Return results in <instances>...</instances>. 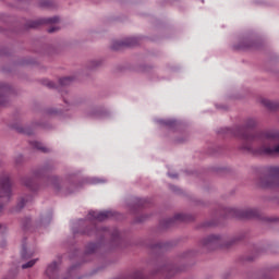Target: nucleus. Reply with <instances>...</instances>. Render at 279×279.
<instances>
[{"label":"nucleus","mask_w":279,"mask_h":279,"mask_svg":"<svg viewBox=\"0 0 279 279\" xmlns=\"http://www.w3.org/2000/svg\"><path fill=\"white\" fill-rule=\"evenodd\" d=\"M256 125H258V121L254 118H248L244 125H238L233 129L226 128L223 129V133L242 138V141H246V143H254V145H257L252 146L244 144L242 146V149L248 151V154H253V156H279V143H276V141H279V132L272 131L264 135L247 132V130H253Z\"/></svg>","instance_id":"obj_1"},{"label":"nucleus","mask_w":279,"mask_h":279,"mask_svg":"<svg viewBox=\"0 0 279 279\" xmlns=\"http://www.w3.org/2000/svg\"><path fill=\"white\" fill-rule=\"evenodd\" d=\"M201 243L203 247H206L207 250H217L218 247H232V245L236 243V239L226 242L223 236L219 234H211L204 238Z\"/></svg>","instance_id":"obj_2"},{"label":"nucleus","mask_w":279,"mask_h":279,"mask_svg":"<svg viewBox=\"0 0 279 279\" xmlns=\"http://www.w3.org/2000/svg\"><path fill=\"white\" fill-rule=\"evenodd\" d=\"M269 173L265 177H262L258 182L257 186L259 189H278L279 187V167H270Z\"/></svg>","instance_id":"obj_3"},{"label":"nucleus","mask_w":279,"mask_h":279,"mask_svg":"<svg viewBox=\"0 0 279 279\" xmlns=\"http://www.w3.org/2000/svg\"><path fill=\"white\" fill-rule=\"evenodd\" d=\"M227 215L228 217H244L245 219H256V217H260V210L256 208H246L244 210L227 208Z\"/></svg>","instance_id":"obj_4"},{"label":"nucleus","mask_w":279,"mask_h":279,"mask_svg":"<svg viewBox=\"0 0 279 279\" xmlns=\"http://www.w3.org/2000/svg\"><path fill=\"white\" fill-rule=\"evenodd\" d=\"M138 46V38H126L124 40H116L113 41L111 49L113 51H121V49L130 48V47H136Z\"/></svg>","instance_id":"obj_5"},{"label":"nucleus","mask_w":279,"mask_h":279,"mask_svg":"<svg viewBox=\"0 0 279 279\" xmlns=\"http://www.w3.org/2000/svg\"><path fill=\"white\" fill-rule=\"evenodd\" d=\"M8 93H10V86L5 84H0V107H4L10 104V98H8Z\"/></svg>","instance_id":"obj_6"},{"label":"nucleus","mask_w":279,"mask_h":279,"mask_svg":"<svg viewBox=\"0 0 279 279\" xmlns=\"http://www.w3.org/2000/svg\"><path fill=\"white\" fill-rule=\"evenodd\" d=\"M60 23V16L56 15L53 17H47L39 20L38 22H34L31 27H38V25H56Z\"/></svg>","instance_id":"obj_7"},{"label":"nucleus","mask_w":279,"mask_h":279,"mask_svg":"<svg viewBox=\"0 0 279 279\" xmlns=\"http://www.w3.org/2000/svg\"><path fill=\"white\" fill-rule=\"evenodd\" d=\"M46 276L50 279H56L58 276V263L53 262L46 269Z\"/></svg>","instance_id":"obj_8"},{"label":"nucleus","mask_w":279,"mask_h":279,"mask_svg":"<svg viewBox=\"0 0 279 279\" xmlns=\"http://www.w3.org/2000/svg\"><path fill=\"white\" fill-rule=\"evenodd\" d=\"M32 202V196L21 197L17 205L15 206V213H21L25 208V204Z\"/></svg>","instance_id":"obj_9"},{"label":"nucleus","mask_w":279,"mask_h":279,"mask_svg":"<svg viewBox=\"0 0 279 279\" xmlns=\"http://www.w3.org/2000/svg\"><path fill=\"white\" fill-rule=\"evenodd\" d=\"M259 104L264 106V108H268V110H276V108H278L276 104L267 98H260Z\"/></svg>","instance_id":"obj_10"},{"label":"nucleus","mask_w":279,"mask_h":279,"mask_svg":"<svg viewBox=\"0 0 279 279\" xmlns=\"http://www.w3.org/2000/svg\"><path fill=\"white\" fill-rule=\"evenodd\" d=\"M32 256H34V252H31V251L27 248V245H26V244H23V246H22V253H21L22 260H29V258H32Z\"/></svg>","instance_id":"obj_11"},{"label":"nucleus","mask_w":279,"mask_h":279,"mask_svg":"<svg viewBox=\"0 0 279 279\" xmlns=\"http://www.w3.org/2000/svg\"><path fill=\"white\" fill-rule=\"evenodd\" d=\"M111 215L112 214L110 211H102V213L98 214L97 216H95V219H97L98 221H106V219L111 217Z\"/></svg>","instance_id":"obj_12"},{"label":"nucleus","mask_w":279,"mask_h":279,"mask_svg":"<svg viewBox=\"0 0 279 279\" xmlns=\"http://www.w3.org/2000/svg\"><path fill=\"white\" fill-rule=\"evenodd\" d=\"M160 123H161V125H165L166 128H169L170 130L175 128V125H178L175 120H161Z\"/></svg>","instance_id":"obj_13"},{"label":"nucleus","mask_w":279,"mask_h":279,"mask_svg":"<svg viewBox=\"0 0 279 279\" xmlns=\"http://www.w3.org/2000/svg\"><path fill=\"white\" fill-rule=\"evenodd\" d=\"M56 5V2L53 0H41L39 2V8H53Z\"/></svg>","instance_id":"obj_14"},{"label":"nucleus","mask_w":279,"mask_h":279,"mask_svg":"<svg viewBox=\"0 0 279 279\" xmlns=\"http://www.w3.org/2000/svg\"><path fill=\"white\" fill-rule=\"evenodd\" d=\"M33 145L36 149H39V151H43L44 154L49 153V148L44 147L39 142H34Z\"/></svg>","instance_id":"obj_15"},{"label":"nucleus","mask_w":279,"mask_h":279,"mask_svg":"<svg viewBox=\"0 0 279 279\" xmlns=\"http://www.w3.org/2000/svg\"><path fill=\"white\" fill-rule=\"evenodd\" d=\"M72 82H73L72 77H63V78L59 80V84L61 86H69Z\"/></svg>","instance_id":"obj_16"},{"label":"nucleus","mask_w":279,"mask_h":279,"mask_svg":"<svg viewBox=\"0 0 279 279\" xmlns=\"http://www.w3.org/2000/svg\"><path fill=\"white\" fill-rule=\"evenodd\" d=\"M174 221H189V216L183 214H177L174 216Z\"/></svg>","instance_id":"obj_17"},{"label":"nucleus","mask_w":279,"mask_h":279,"mask_svg":"<svg viewBox=\"0 0 279 279\" xmlns=\"http://www.w3.org/2000/svg\"><path fill=\"white\" fill-rule=\"evenodd\" d=\"M36 265V259H32L27 262L26 264L22 265V269H29Z\"/></svg>","instance_id":"obj_18"},{"label":"nucleus","mask_w":279,"mask_h":279,"mask_svg":"<svg viewBox=\"0 0 279 279\" xmlns=\"http://www.w3.org/2000/svg\"><path fill=\"white\" fill-rule=\"evenodd\" d=\"M95 250H97V244H95V243L88 244L87 252L89 254H93V252H95Z\"/></svg>","instance_id":"obj_19"},{"label":"nucleus","mask_w":279,"mask_h":279,"mask_svg":"<svg viewBox=\"0 0 279 279\" xmlns=\"http://www.w3.org/2000/svg\"><path fill=\"white\" fill-rule=\"evenodd\" d=\"M53 32H60V27L53 26V27L48 28V34H53Z\"/></svg>","instance_id":"obj_20"},{"label":"nucleus","mask_w":279,"mask_h":279,"mask_svg":"<svg viewBox=\"0 0 279 279\" xmlns=\"http://www.w3.org/2000/svg\"><path fill=\"white\" fill-rule=\"evenodd\" d=\"M242 47H243V49H252L253 47H256V44L255 43H251V44L244 45Z\"/></svg>","instance_id":"obj_21"},{"label":"nucleus","mask_w":279,"mask_h":279,"mask_svg":"<svg viewBox=\"0 0 279 279\" xmlns=\"http://www.w3.org/2000/svg\"><path fill=\"white\" fill-rule=\"evenodd\" d=\"M45 85L48 86V88H56V85L51 81H46Z\"/></svg>","instance_id":"obj_22"},{"label":"nucleus","mask_w":279,"mask_h":279,"mask_svg":"<svg viewBox=\"0 0 279 279\" xmlns=\"http://www.w3.org/2000/svg\"><path fill=\"white\" fill-rule=\"evenodd\" d=\"M99 64L100 63L98 61H92L89 66L90 69H95V66H99Z\"/></svg>","instance_id":"obj_23"},{"label":"nucleus","mask_w":279,"mask_h":279,"mask_svg":"<svg viewBox=\"0 0 279 279\" xmlns=\"http://www.w3.org/2000/svg\"><path fill=\"white\" fill-rule=\"evenodd\" d=\"M171 223H173V219H167L166 220V228H169V226H171Z\"/></svg>","instance_id":"obj_24"},{"label":"nucleus","mask_w":279,"mask_h":279,"mask_svg":"<svg viewBox=\"0 0 279 279\" xmlns=\"http://www.w3.org/2000/svg\"><path fill=\"white\" fill-rule=\"evenodd\" d=\"M17 132L22 133V134H33V132H26L23 129H17Z\"/></svg>","instance_id":"obj_25"},{"label":"nucleus","mask_w":279,"mask_h":279,"mask_svg":"<svg viewBox=\"0 0 279 279\" xmlns=\"http://www.w3.org/2000/svg\"><path fill=\"white\" fill-rule=\"evenodd\" d=\"M51 169H53V165H48V166H45L44 171H49Z\"/></svg>","instance_id":"obj_26"},{"label":"nucleus","mask_w":279,"mask_h":279,"mask_svg":"<svg viewBox=\"0 0 279 279\" xmlns=\"http://www.w3.org/2000/svg\"><path fill=\"white\" fill-rule=\"evenodd\" d=\"M135 279H143V274H141V272H136V277H135Z\"/></svg>","instance_id":"obj_27"},{"label":"nucleus","mask_w":279,"mask_h":279,"mask_svg":"<svg viewBox=\"0 0 279 279\" xmlns=\"http://www.w3.org/2000/svg\"><path fill=\"white\" fill-rule=\"evenodd\" d=\"M113 236H119V231H114Z\"/></svg>","instance_id":"obj_28"},{"label":"nucleus","mask_w":279,"mask_h":279,"mask_svg":"<svg viewBox=\"0 0 279 279\" xmlns=\"http://www.w3.org/2000/svg\"><path fill=\"white\" fill-rule=\"evenodd\" d=\"M24 184H25L26 186H29V183L24 182Z\"/></svg>","instance_id":"obj_29"},{"label":"nucleus","mask_w":279,"mask_h":279,"mask_svg":"<svg viewBox=\"0 0 279 279\" xmlns=\"http://www.w3.org/2000/svg\"><path fill=\"white\" fill-rule=\"evenodd\" d=\"M102 230H107V229L105 228V229H102Z\"/></svg>","instance_id":"obj_30"}]
</instances>
